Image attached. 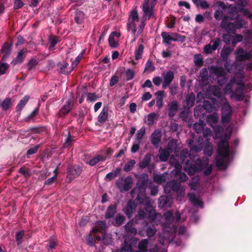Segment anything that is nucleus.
Wrapping results in <instances>:
<instances>
[{
    "label": "nucleus",
    "instance_id": "nucleus-53",
    "mask_svg": "<svg viewBox=\"0 0 252 252\" xmlns=\"http://www.w3.org/2000/svg\"><path fill=\"white\" fill-rule=\"evenodd\" d=\"M199 178L197 177H193L191 181L189 184V186L191 189L195 190L197 189L198 185Z\"/></svg>",
    "mask_w": 252,
    "mask_h": 252
},
{
    "label": "nucleus",
    "instance_id": "nucleus-54",
    "mask_svg": "<svg viewBox=\"0 0 252 252\" xmlns=\"http://www.w3.org/2000/svg\"><path fill=\"white\" fill-rule=\"evenodd\" d=\"M189 113V109L185 107L180 113V117L183 121H186Z\"/></svg>",
    "mask_w": 252,
    "mask_h": 252
},
{
    "label": "nucleus",
    "instance_id": "nucleus-13",
    "mask_svg": "<svg viewBox=\"0 0 252 252\" xmlns=\"http://www.w3.org/2000/svg\"><path fill=\"white\" fill-rule=\"evenodd\" d=\"M133 179L130 176L125 178H120L117 180L116 184L121 192L127 191L131 188Z\"/></svg>",
    "mask_w": 252,
    "mask_h": 252
},
{
    "label": "nucleus",
    "instance_id": "nucleus-16",
    "mask_svg": "<svg viewBox=\"0 0 252 252\" xmlns=\"http://www.w3.org/2000/svg\"><path fill=\"white\" fill-rule=\"evenodd\" d=\"M212 102L208 100L203 102V108L208 112L217 111L220 108V104L216 98L211 99Z\"/></svg>",
    "mask_w": 252,
    "mask_h": 252
},
{
    "label": "nucleus",
    "instance_id": "nucleus-51",
    "mask_svg": "<svg viewBox=\"0 0 252 252\" xmlns=\"http://www.w3.org/2000/svg\"><path fill=\"white\" fill-rule=\"evenodd\" d=\"M84 18V13L80 11H77L76 12L75 20L77 24H81L82 23Z\"/></svg>",
    "mask_w": 252,
    "mask_h": 252
},
{
    "label": "nucleus",
    "instance_id": "nucleus-59",
    "mask_svg": "<svg viewBox=\"0 0 252 252\" xmlns=\"http://www.w3.org/2000/svg\"><path fill=\"white\" fill-rule=\"evenodd\" d=\"M24 235V231H21L18 232L16 234V240L18 245H20L22 242V239Z\"/></svg>",
    "mask_w": 252,
    "mask_h": 252
},
{
    "label": "nucleus",
    "instance_id": "nucleus-41",
    "mask_svg": "<svg viewBox=\"0 0 252 252\" xmlns=\"http://www.w3.org/2000/svg\"><path fill=\"white\" fill-rule=\"evenodd\" d=\"M195 101V95L193 94H190L186 96V104L187 108L189 109L190 107H192Z\"/></svg>",
    "mask_w": 252,
    "mask_h": 252
},
{
    "label": "nucleus",
    "instance_id": "nucleus-46",
    "mask_svg": "<svg viewBox=\"0 0 252 252\" xmlns=\"http://www.w3.org/2000/svg\"><path fill=\"white\" fill-rule=\"evenodd\" d=\"M39 109L38 108H36L34 109V110L27 117L25 118V121L27 122H30L31 121H33L36 116L37 115L38 113Z\"/></svg>",
    "mask_w": 252,
    "mask_h": 252
},
{
    "label": "nucleus",
    "instance_id": "nucleus-10",
    "mask_svg": "<svg viewBox=\"0 0 252 252\" xmlns=\"http://www.w3.org/2000/svg\"><path fill=\"white\" fill-rule=\"evenodd\" d=\"M210 76L214 75L218 79V83L220 86H222L226 81L225 72L221 67L211 66L209 68Z\"/></svg>",
    "mask_w": 252,
    "mask_h": 252
},
{
    "label": "nucleus",
    "instance_id": "nucleus-3",
    "mask_svg": "<svg viewBox=\"0 0 252 252\" xmlns=\"http://www.w3.org/2000/svg\"><path fill=\"white\" fill-rule=\"evenodd\" d=\"M156 1L157 0H145L142 7L143 15L140 22L137 10H133L130 12L127 23V29L136 36L141 33L145 25V21L154 16V8Z\"/></svg>",
    "mask_w": 252,
    "mask_h": 252
},
{
    "label": "nucleus",
    "instance_id": "nucleus-19",
    "mask_svg": "<svg viewBox=\"0 0 252 252\" xmlns=\"http://www.w3.org/2000/svg\"><path fill=\"white\" fill-rule=\"evenodd\" d=\"M192 140H189L188 142L190 151L198 153L200 152L204 146V140L202 137H199L198 140L193 143Z\"/></svg>",
    "mask_w": 252,
    "mask_h": 252
},
{
    "label": "nucleus",
    "instance_id": "nucleus-21",
    "mask_svg": "<svg viewBox=\"0 0 252 252\" xmlns=\"http://www.w3.org/2000/svg\"><path fill=\"white\" fill-rule=\"evenodd\" d=\"M206 94L208 95H213L220 99L221 103V98L225 97L222 95V93L220 88L217 85L210 86L206 91Z\"/></svg>",
    "mask_w": 252,
    "mask_h": 252
},
{
    "label": "nucleus",
    "instance_id": "nucleus-11",
    "mask_svg": "<svg viewBox=\"0 0 252 252\" xmlns=\"http://www.w3.org/2000/svg\"><path fill=\"white\" fill-rule=\"evenodd\" d=\"M161 35L163 39V42L166 44H169L172 41L183 42L186 40V37L185 36L181 35L177 33L172 32L170 33L162 32Z\"/></svg>",
    "mask_w": 252,
    "mask_h": 252
},
{
    "label": "nucleus",
    "instance_id": "nucleus-60",
    "mask_svg": "<svg viewBox=\"0 0 252 252\" xmlns=\"http://www.w3.org/2000/svg\"><path fill=\"white\" fill-rule=\"evenodd\" d=\"M11 106V99L10 98H6L1 103V106L4 110L8 109Z\"/></svg>",
    "mask_w": 252,
    "mask_h": 252
},
{
    "label": "nucleus",
    "instance_id": "nucleus-25",
    "mask_svg": "<svg viewBox=\"0 0 252 252\" xmlns=\"http://www.w3.org/2000/svg\"><path fill=\"white\" fill-rule=\"evenodd\" d=\"M82 172L81 168L78 165H74L69 168L67 173V177L70 180L79 176Z\"/></svg>",
    "mask_w": 252,
    "mask_h": 252
},
{
    "label": "nucleus",
    "instance_id": "nucleus-58",
    "mask_svg": "<svg viewBox=\"0 0 252 252\" xmlns=\"http://www.w3.org/2000/svg\"><path fill=\"white\" fill-rule=\"evenodd\" d=\"M109 43L111 47H116L118 45V39H115L113 35H110L109 37Z\"/></svg>",
    "mask_w": 252,
    "mask_h": 252
},
{
    "label": "nucleus",
    "instance_id": "nucleus-55",
    "mask_svg": "<svg viewBox=\"0 0 252 252\" xmlns=\"http://www.w3.org/2000/svg\"><path fill=\"white\" fill-rule=\"evenodd\" d=\"M194 62L195 65L201 66L203 63L202 58L200 54H196L194 57Z\"/></svg>",
    "mask_w": 252,
    "mask_h": 252
},
{
    "label": "nucleus",
    "instance_id": "nucleus-27",
    "mask_svg": "<svg viewBox=\"0 0 252 252\" xmlns=\"http://www.w3.org/2000/svg\"><path fill=\"white\" fill-rule=\"evenodd\" d=\"M135 208V202L131 200L128 201L126 208L124 210L125 214L128 218H130L132 216Z\"/></svg>",
    "mask_w": 252,
    "mask_h": 252
},
{
    "label": "nucleus",
    "instance_id": "nucleus-7",
    "mask_svg": "<svg viewBox=\"0 0 252 252\" xmlns=\"http://www.w3.org/2000/svg\"><path fill=\"white\" fill-rule=\"evenodd\" d=\"M165 193H169L171 190L176 192L177 200L183 201L185 196L186 187L182 186L181 183L175 180H172L168 182L164 187Z\"/></svg>",
    "mask_w": 252,
    "mask_h": 252
},
{
    "label": "nucleus",
    "instance_id": "nucleus-37",
    "mask_svg": "<svg viewBox=\"0 0 252 252\" xmlns=\"http://www.w3.org/2000/svg\"><path fill=\"white\" fill-rule=\"evenodd\" d=\"M157 116V115L155 113H151L148 114L145 116L144 118L145 123L149 126L153 125L154 123L155 119Z\"/></svg>",
    "mask_w": 252,
    "mask_h": 252
},
{
    "label": "nucleus",
    "instance_id": "nucleus-5",
    "mask_svg": "<svg viewBox=\"0 0 252 252\" xmlns=\"http://www.w3.org/2000/svg\"><path fill=\"white\" fill-rule=\"evenodd\" d=\"M209 158L203 157L202 159L197 158L193 165L190 164L189 161H187L184 166V170L189 175H193L196 173L200 172L204 168H206L204 171L205 175H210L212 171V165L208 164Z\"/></svg>",
    "mask_w": 252,
    "mask_h": 252
},
{
    "label": "nucleus",
    "instance_id": "nucleus-62",
    "mask_svg": "<svg viewBox=\"0 0 252 252\" xmlns=\"http://www.w3.org/2000/svg\"><path fill=\"white\" fill-rule=\"evenodd\" d=\"M85 52V50H84L82 53L79 54L75 59V60H74V61L72 63V66H73V68H74L75 66H76L77 65V64L79 63L80 62V60H81L82 58L83 57L84 53Z\"/></svg>",
    "mask_w": 252,
    "mask_h": 252
},
{
    "label": "nucleus",
    "instance_id": "nucleus-49",
    "mask_svg": "<svg viewBox=\"0 0 252 252\" xmlns=\"http://www.w3.org/2000/svg\"><path fill=\"white\" fill-rule=\"evenodd\" d=\"M204 154L211 157L213 154V146L211 143L207 142L204 148Z\"/></svg>",
    "mask_w": 252,
    "mask_h": 252
},
{
    "label": "nucleus",
    "instance_id": "nucleus-42",
    "mask_svg": "<svg viewBox=\"0 0 252 252\" xmlns=\"http://www.w3.org/2000/svg\"><path fill=\"white\" fill-rule=\"evenodd\" d=\"M106 160V158L101 155H97V156L93 158L90 160L88 163L91 166H94L96 163H98L100 161H104Z\"/></svg>",
    "mask_w": 252,
    "mask_h": 252
},
{
    "label": "nucleus",
    "instance_id": "nucleus-48",
    "mask_svg": "<svg viewBox=\"0 0 252 252\" xmlns=\"http://www.w3.org/2000/svg\"><path fill=\"white\" fill-rule=\"evenodd\" d=\"M145 133V128L141 127L137 132L135 141L141 143L142 138Z\"/></svg>",
    "mask_w": 252,
    "mask_h": 252
},
{
    "label": "nucleus",
    "instance_id": "nucleus-18",
    "mask_svg": "<svg viewBox=\"0 0 252 252\" xmlns=\"http://www.w3.org/2000/svg\"><path fill=\"white\" fill-rule=\"evenodd\" d=\"M221 43V40L219 38L211 40L209 44L206 45L204 47V51L206 54H211L215 51Z\"/></svg>",
    "mask_w": 252,
    "mask_h": 252
},
{
    "label": "nucleus",
    "instance_id": "nucleus-2",
    "mask_svg": "<svg viewBox=\"0 0 252 252\" xmlns=\"http://www.w3.org/2000/svg\"><path fill=\"white\" fill-rule=\"evenodd\" d=\"M219 116L217 113L208 115L206 121L208 124L213 128L214 131V138L220 139L218 144V155L216 157V164L220 169L227 168L230 161V150L228 141L231 136L232 127L230 126L226 129L224 135H221L223 128L221 126L215 125L218 122Z\"/></svg>",
    "mask_w": 252,
    "mask_h": 252
},
{
    "label": "nucleus",
    "instance_id": "nucleus-6",
    "mask_svg": "<svg viewBox=\"0 0 252 252\" xmlns=\"http://www.w3.org/2000/svg\"><path fill=\"white\" fill-rule=\"evenodd\" d=\"M139 241V239L136 237H129L126 236L124 240V244L123 247L120 250H118L113 252H123L124 251L126 252H131L132 247L135 246ZM149 244L148 239H145L141 240L138 245V250L134 252H146Z\"/></svg>",
    "mask_w": 252,
    "mask_h": 252
},
{
    "label": "nucleus",
    "instance_id": "nucleus-43",
    "mask_svg": "<svg viewBox=\"0 0 252 252\" xmlns=\"http://www.w3.org/2000/svg\"><path fill=\"white\" fill-rule=\"evenodd\" d=\"M151 160V155L150 154H147L143 159L139 162V167L141 168L146 167L150 163Z\"/></svg>",
    "mask_w": 252,
    "mask_h": 252
},
{
    "label": "nucleus",
    "instance_id": "nucleus-32",
    "mask_svg": "<svg viewBox=\"0 0 252 252\" xmlns=\"http://www.w3.org/2000/svg\"><path fill=\"white\" fill-rule=\"evenodd\" d=\"M117 206L115 204L110 205L107 209L105 213V218L110 219L112 218L116 212Z\"/></svg>",
    "mask_w": 252,
    "mask_h": 252
},
{
    "label": "nucleus",
    "instance_id": "nucleus-4",
    "mask_svg": "<svg viewBox=\"0 0 252 252\" xmlns=\"http://www.w3.org/2000/svg\"><path fill=\"white\" fill-rule=\"evenodd\" d=\"M244 75L242 73L237 74L236 77L230 81L224 88L225 94H231V97H235L238 100L244 99V91L249 92L251 90V85L248 84L245 86L243 83Z\"/></svg>",
    "mask_w": 252,
    "mask_h": 252
},
{
    "label": "nucleus",
    "instance_id": "nucleus-57",
    "mask_svg": "<svg viewBox=\"0 0 252 252\" xmlns=\"http://www.w3.org/2000/svg\"><path fill=\"white\" fill-rule=\"evenodd\" d=\"M235 20V21L234 23L236 25L237 29H240L246 25V22L243 19L237 18V20Z\"/></svg>",
    "mask_w": 252,
    "mask_h": 252
},
{
    "label": "nucleus",
    "instance_id": "nucleus-39",
    "mask_svg": "<svg viewBox=\"0 0 252 252\" xmlns=\"http://www.w3.org/2000/svg\"><path fill=\"white\" fill-rule=\"evenodd\" d=\"M170 155V151L167 149H161L159 151V159L162 161H166Z\"/></svg>",
    "mask_w": 252,
    "mask_h": 252
},
{
    "label": "nucleus",
    "instance_id": "nucleus-17",
    "mask_svg": "<svg viewBox=\"0 0 252 252\" xmlns=\"http://www.w3.org/2000/svg\"><path fill=\"white\" fill-rule=\"evenodd\" d=\"M232 50L230 47H224L223 49H222L220 53V57L222 59V60L226 62L224 64V66L225 68V69L230 72L232 71V65H230L227 62V58L228 55L230 54Z\"/></svg>",
    "mask_w": 252,
    "mask_h": 252
},
{
    "label": "nucleus",
    "instance_id": "nucleus-50",
    "mask_svg": "<svg viewBox=\"0 0 252 252\" xmlns=\"http://www.w3.org/2000/svg\"><path fill=\"white\" fill-rule=\"evenodd\" d=\"M143 50V45L142 44H140L138 46V48L135 50V57L136 60H139L142 58Z\"/></svg>",
    "mask_w": 252,
    "mask_h": 252
},
{
    "label": "nucleus",
    "instance_id": "nucleus-14",
    "mask_svg": "<svg viewBox=\"0 0 252 252\" xmlns=\"http://www.w3.org/2000/svg\"><path fill=\"white\" fill-rule=\"evenodd\" d=\"M236 61L242 62L246 60H249L252 58V51H246L243 48L239 47L235 52Z\"/></svg>",
    "mask_w": 252,
    "mask_h": 252
},
{
    "label": "nucleus",
    "instance_id": "nucleus-45",
    "mask_svg": "<svg viewBox=\"0 0 252 252\" xmlns=\"http://www.w3.org/2000/svg\"><path fill=\"white\" fill-rule=\"evenodd\" d=\"M135 164V160L134 159L129 160L126 163L124 168V170L126 172H129L132 169Z\"/></svg>",
    "mask_w": 252,
    "mask_h": 252
},
{
    "label": "nucleus",
    "instance_id": "nucleus-52",
    "mask_svg": "<svg viewBox=\"0 0 252 252\" xmlns=\"http://www.w3.org/2000/svg\"><path fill=\"white\" fill-rule=\"evenodd\" d=\"M25 57V52L23 50L20 51L17 55V57L13 60V62L15 63H21Z\"/></svg>",
    "mask_w": 252,
    "mask_h": 252
},
{
    "label": "nucleus",
    "instance_id": "nucleus-31",
    "mask_svg": "<svg viewBox=\"0 0 252 252\" xmlns=\"http://www.w3.org/2000/svg\"><path fill=\"white\" fill-rule=\"evenodd\" d=\"M161 132L159 130H156L152 134L151 140L152 143L157 146L160 141Z\"/></svg>",
    "mask_w": 252,
    "mask_h": 252
},
{
    "label": "nucleus",
    "instance_id": "nucleus-24",
    "mask_svg": "<svg viewBox=\"0 0 252 252\" xmlns=\"http://www.w3.org/2000/svg\"><path fill=\"white\" fill-rule=\"evenodd\" d=\"M163 78V82L162 83V88L164 89L168 87L174 78V73L172 71H168L162 74Z\"/></svg>",
    "mask_w": 252,
    "mask_h": 252
},
{
    "label": "nucleus",
    "instance_id": "nucleus-44",
    "mask_svg": "<svg viewBox=\"0 0 252 252\" xmlns=\"http://www.w3.org/2000/svg\"><path fill=\"white\" fill-rule=\"evenodd\" d=\"M30 97L28 95L25 96L22 98L16 106L17 110L20 112L29 100Z\"/></svg>",
    "mask_w": 252,
    "mask_h": 252
},
{
    "label": "nucleus",
    "instance_id": "nucleus-9",
    "mask_svg": "<svg viewBox=\"0 0 252 252\" xmlns=\"http://www.w3.org/2000/svg\"><path fill=\"white\" fill-rule=\"evenodd\" d=\"M221 122L223 124L228 123L232 117V109L229 104L227 101L225 97L221 98Z\"/></svg>",
    "mask_w": 252,
    "mask_h": 252
},
{
    "label": "nucleus",
    "instance_id": "nucleus-20",
    "mask_svg": "<svg viewBox=\"0 0 252 252\" xmlns=\"http://www.w3.org/2000/svg\"><path fill=\"white\" fill-rule=\"evenodd\" d=\"M215 5L220 8L222 10H217L214 13V18L217 21H220L221 20L222 21L223 17L225 16H223L222 10H225L227 8H228L229 6L227 7L223 2L220 1H217L215 3Z\"/></svg>",
    "mask_w": 252,
    "mask_h": 252
},
{
    "label": "nucleus",
    "instance_id": "nucleus-38",
    "mask_svg": "<svg viewBox=\"0 0 252 252\" xmlns=\"http://www.w3.org/2000/svg\"><path fill=\"white\" fill-rule=\"evenodd\" d=\"M121 171V169L120 168H117L114 172L108 173L105 177V180L106 181H111L116 178L120 174Z\"/></svg>",
    "mask_w": 252,
    "mask_h": 252
},
{
    "label": "nucleus",
    "instance_id": "nucleus-36",
    "mask_svg": "<svg viewBox=\"0 0 252 252\" xmlns=\"http://www.w3.org/2000/svg\"><path fill=\"white\" fill-rule=\"evenodd\" d=\"M107 227L106 223L103 221H99L96 224V227L92 229V231L94 233H96L99 231H104Z\"/></svg>",
    "mask_w": 252,
    "mask_h": 252
},
{
    "label": "nucleus",
    "instance_id": "nucleus-64",
    "mask_svg": "<svg viewBox=\"0 0 252 252\" xmlns=\"http://www.w3.org/2000/svg\"><path fill=\"white\" fill-rule=\"evenodd\" d=\"M157 230L155 226L148 227L146 230L147 235L148 237H151L155 235L156 233Z\"/></svg>",
    "mask_w": 252,
    "mask_h": 252
},
{
    "label": "nucleus",
    "instance_id": "nucleus-15",
    "mask_svg": "<svg viewBox=\"0 0 252 252\" xmlns=\"http://www.w3.org/2000/svg\"><path fill=\"white\" fill-rule=\"evenodd\" d=\"M241 5L240 7L239 6V2H238L236 4V7H231L230 6H229V13L230 14H232L235 11V10H237V12H241L243 13L244 15L247 16L249 19H252V13L250 12V11L247 9H244L245 5L244 4L243 1H241Z\"/></svg>",
    "mask_w": 252,
    "mask_h": 252
},
{
    "label": "nucleus",
    "instance_id": "nucleus-30",
    "mask_svg": "<svg viewBox=\"0 0 252 252\" xmlns=\"http://www.w3.org/2000/svg\"><path fill=\"white\" fill-rule=\"evenodd\" d=\"M59 71L63 74H67L70 72L74 68L73 67L70 68L67 63L63 62L58 64Z\"/></svg>",
    "mask_w": 252,
    "mask_h": 252
},
{
    "label": "nucleus",
    "instance_id": "nucleus-33",
    "mask_svg": "<svg viewBox=\"0 0 252 252\" xmlns=\"http://www.w3.org/2000/svg\"><path fill=\"white\" fill-rule=\"evenodd\" d=\"M125 229L128 233L135 235L137 232V229L133 227V221L131 220L125 225Z\"/></svg>",
    "mask_w": 252,
    "mask_h": 252
},
{
    "label": "nucleus",
    "instance_id": "nucleus-28",
    "mask_svg": "<svg viewBox=\"0 0 252 252\" xmlns=\"http://www.w3.org/2000/svg\"><path fill=\"white\" fill-rule=\"evenodd\" d=\"M109 107L104 106L101 112L97 117V121L100 123H104L108 119Z\"/></svg>",
    "mask_w": 252,
    "mask_h": 252
},
{
    "label": "nucleus",
    "instance_id": "nucleus-35",
    "mask_svg": "<svg viewBox=\"0 0 252 252\" xmlns=\"http://www.w3.org/2000/svg\"><path fill=\"white\" fill-rule=\"evenodd\" d=\"M167 175L166 173L162 174H154L153 179L157 183L161 184L166 181Z\"/></svg>",
    "mask_w": 252,
    "mask_h": 252
},
{
    "label": "nucleus",
    "instance_id": "nucleus-29",
    "mask_svg": "<svg viewBox=\"0 0 252 252\" xmlns=\"http://www.w3.org/2000/svg\"><path fill=\"white\" fill-rule=\"evenodd\" d=\"M188 195L190 201L191 202L194 206L203 208V202L199 197L195 196L193 193H189Z\"/></svg>",
    "mask_w": 252,
    "mask_h": 252
},
{
    "label": "nucleus",
    "instance_id": "nucleus-22",
    "mask_svg": "<svg viewBox=\"0 0 252 252\" xmlns=\"http://www.w3.org/2000/svg\"><path fill=\"white\" fill-rule=\"evenodd\" d=\"M74 104L73 97L72 94H70L69 98L65 102V103L60 109V113L62 114L65 115L69 113L72 109Z\"/></svg>",
    "mask_w": 252,
    "mask_h": 252
},
{
    "label": "nucleus",
    "instance_id": "nucleus-34",
    "mask_svg": "<svg viewBox=\"0 0 252 252\" xmlns=\"http://www.w3.org/2000/svg\"><path fill=\"white\" fill-rule=\"evenodd\" d=\"M10 51L11 47L10 45L8 43H5L1 50V53L4 54L2 58V61H4L6 59L10 53Z\"/></svg>",
    "mask_w": 252,
    "mask_h": 252
},
{
    "label": "nucleus",
    "instance_id": "nucleus-1",
    "mask_svg": "<svg viewBox=\"0 0 252 252\" xmlns=\"http://www.w3.org/2000/svg\"><path fill=\"white\" fill-rule=\"evenodd\" d=\"M148 180L147 174H141L138 180L137 188L133 189L131 193L133 194L135 192L137 193L136 199L140 203L145 205L144 209H140L135 217L136 223L144 218L151 222L158 225L162 223L163 232L159 236V243L163 245L165 243H170L173 240L174 233L177 232L175 224L179 222L181 215L178 212L174 214L173 211H169L164 213L162 217L160 214L157 213L150 204V198L146 196V184Z\"/></svg>",
    "mask_w": 252,
    "mask_h": 252
},
{
    "label": "nucleus",
    "instance_id": "nucleus-47",
    "mask_svg": "<svg viewBox=\"0 0 252 252\" xmlns=\"http://www.w3.org/2000/svg\"><path fill=\"white\" fill-rule=\"evenodd\" d=\"M177 147V141L175 139L171 140L168 144V149L170 152H176Z\"/></svg>",
    "mask_w": 252,
    "mask_h": 252
},
{
    "label": "nucleus",
    "instance_id": "nucleus-56",
    "mask_svg": "<svg viewBox=\"0 0 252 252\" xmlns=\"http://www.w3.org/2000/svg\"><path fill=\"white\" fill-rule=\"evenodd\" d=\"M243 39V36L240 34H236L233 36L232 35V44L235 46L237 43L241 42Z\"/></svg>",
    "mask_w": 252,
    "mask_h": 252
},
{
    "label": "nucleus",
    "instance_id": "nucleus-12",
    "mask_svg": "<svg viewBox=\"0 0 252 252\" xmlns=\"http://www.w3.org/2000/svg\"><path fill=\"white\" fill-rule=\"evenodd\" d=\"M233 20L234 19L231 16H225L220 23V27L228 33H235L237 30L235 23L228 22Z\"/></svg>",
    "mask_w": 252,
    "mask_h": 252
},
{
    "label": "nucleus",
    "instance_id": "nucleus-23",
    "mask_svg": "<svg viewBox=\"0 0 252 252\" xmlns=\"http://www.w3.org/2000/svg\"><path fill=\"white\" fill-rule=\"evenodd\" d=\"M172 203V197L170 196H161L158 199V207H170Z\"/></svg>",
    "mask_w": 252,
    "mask_h": 252
},
{
    "label": "nucleus",
    "instance_id": "nucleus-61",
    "mask_svg": "<svg viewBox=\"0 0 252 252\" xmlns=\"http://www.w3.org/2000/svg\"><path fill=\"white\" fill-rule=\"evenodd\" d=\"M125 220L124 217L121 215H119L115 218V225L120 226L123 223Z\"/></svg>",
    "mask_w": 252,
    "mask_h": 252
},
{
    "label": "nucleus",
    "instance_id": "nucleus-63",
    "mask_svg": "<svg viewBox=\"0 0 252 252\" xmlns=\"http://www.w3.org/2000/svg\"><path fill=\"white\" fill-rule=\"evenodd\" d=\"M140 144H141L140 142L134 141V142H133L132 146L131 148V153H135L137 152H138L140 148Z\"/></svg>",
    "mask_w": 252,
    "mask_h": 252
},
{
    "label": "nucleus",
    "instance_id": "nucleus-26",
    "mask_svg": "<svg viewBox=\"0 0 252 252\" xmlns=\"http://www.w3.org/2000/svg\"><path fill=\"white\" fill-rule=\"evenodd\" d=\"M179 108L178 102L173 100L168 104V115L170 117H174L176 114Z\"/></svg>",
    "mask_w": 252,
    "mask_h": 252
},
{
    "label": "nucleus",
    "instance_id": "nucleus-40",
    "mask_svg": "<svg viewBox=\"0 0 252 252\" xmlns=\"http://www.w3.org/2000/svg\"><path fill=\"white\" fill-rule=\"evenodd\" d=\"M205 125L203 120H199L198 122L194 123L193 129L197 133H200L203 131Z\"/></svg>",
    "mask_w": 252,
    "mask_h": 252
},
{
    "label": "nucleus",
    "instance_id": "nucleus-8",
    "mask_svg": "<svg viewBox=\"0 0 252 252\" xmlns=\"http://www.w3.org/2000/svg\"><path fill=\"white\" fill-rule=\"evenodd\" d=\"M170 162L171 164L174 166L176 168L175 170L171 171V175L172 176H175V177L179 178L181 182H186L188 179V177L185 173L181 172L182 166L180 163L176 161L175 158L172 156L170 157Z\"/></svg>",
    "mask_w": 252,
    "mask_h": 252
}]
</instances>
